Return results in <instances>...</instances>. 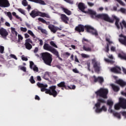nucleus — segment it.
<instances>
[{
    "instance_id": "f257e3e1",
    "label": "nucleus",
    "mask_w": 126,
    "mask_h": 126,
    "mask_svg": "<svg viewBox=\"0 0 126 126\" xmlns=\"http://www.w3.org/2000/svg\"><path fill=\"white\" fill-rule=\"evenodd\" d=\"M78 8L80 9L81 11L82 12H84V13H88L89 14H91V15H94L95 17L97 18H100V19H103L105 21H108V22H110L111 23H113V20L111 19L109 16H108L106 14H97L96 13V12L91 9H89L88 11H84V9L86 8V6L84 3L82 2H80L78 4Z\"/></svg>"
},
{
    "instance_id": "f03ea898",
    "label": "nucleus",
    "mask_w": 126,
    "mask_h": 126,
    "mask_svg": "<svg viewBox=\"0 0 126 126\" xmlns=\"http://www.w3.org/2000/svg\"><path fill=\"white\" fill-rule=\"evenodd\" d=\"M37 85L40 88L41 92H45L46 94L52 95L54 97H56L58 95V92L56 91V86H52L49 87V89H47L48 88V85L46 84H44L37 83Z\"/></svg>"
},
{
    "instance_id": "7ed1b4c3",
    "label": "nucleus",
    "mask_w": 126,
    "mask_h": 126,
    "mask_svg": "<svg viewBox=\"0 0 126 126\" xmlns=\"http://www.w3.org/2000/svg\"><path fill=\"white\" fill-rule=\"evenodd\" d=\"M86 28V30L87 32L88 33H90L92 35H94V36H98V32L96 30L94 29L93 27L91 26H84L82 25H79L77 27L75 28L76 31H78V32H84L85 29Z\"/></svg>"
},
{
    "instance_id": "20e7f679",
    "label": "nucleus",
    "mask_w": 126,
    "mask_h": 126,
    "mask_svg": "<svg viewBox=\"0 0 126 126\" xmlns=\"http://www.w3.org/2000/svg\"><path fill=\"white\" fill-rule=\"evenodd\" d=\"M105 100L102 98H99L97 100V103L94 104V106L93 107L95 113L100 114L102 112H107V108L105 105H103L101 107V104L102 103H105Z\"/></svg>"
},
{
    "instance_id": "39448f33",
    "label": "nucleus",
    "mask_w": 126,
    "mask_h": 126,
    "mask_svg": "<svg viewBox=\"0 0 126 126\" xmlns=\"http://www.w3.org/2000/svg\"><path fill=\"white\" fill-rule=\"evenodd\" d=\"M40 55L45 63L48 65H51L52 61H53V59H52V55L47 52L42 53Z\"/></svg>"
},
{
    "instance_id": "423d86ee",
    "label": "nucleus",
    "mask_w": 126,
    "mask_h": 126,
    "mask_svg": "<svg viewBox=\"0 0 126 126\" xmlns=\"http://www.w3.org/2000/svg\"><path fill=\"white\" fill-rule=\"evenodd\" d=\"M30 15L31 16V17L32 18H35V17L37 16H41V17H46L47 18H51V17L48 14H47L46 13L41 12L40 11H38L36 10H32Z\"/></svg>"
},
{
    "instance_id": "0eeeda50",
    "label": "nucleus",
    "mask_w": 126,
    "mask_h": 126,
    "mask_svg": "<svg viewBox=\"0 0 126 126\" xmlns=\"http://www.w3.org/2000/svg\"><path fill=\"white\" fill-rule=\"evenodd\" d=\"M108 92L109 91H108V89L101 88L99 90L96 91L95 92V94H96L97 96H98L99 97H101L104 99H107V98H108L107 95L108 94Z\"/></svg>"
},
{
    "instance_id": "6e6552de",
    "label": "nucleus",
    "mask_w": 126,
    "mask_h": 126,
    "mask_svg": "<svg viewBox=\"0 0 126 126\" xmlns=\"http://www.w3.org/2000/svg\"><path fill=\"white\" fill-rule=\"evenodd\" d=\"M121 108L126 109V99L122 97H120L119 102L114 105L115 110H120Z\"/></svg>"
},
{
    "instance_id": "1a4fd4ad",
    "label": "nucleus",
    "mask_w": 126,
    "mask_h": 126,
    "mask_svg": "<svg viewBox=\"0 0 126 126\" xmlns=\"http://www.w3.org/2000/svg\"><path fill=\"white\" fill-rule=\"evenodd\" d=\"M114 18L116 19L115 25L118 28V29H120V28L121 27L122 29H123V25L124 26L125 28H126V22L125 20H123L122 23L120 22V19H119L116 16H114Z\"/></svg>"
},
{
    "instance_id": "9d476101",
    "label": "nucleus",
    "mask_w": 126,
    "mask_h": 126,
    "mask_svg": "<svg viewBox=\"0 0 126 126\" xmlns=\"http://www.w3.org/2000/svg\"><path fill=\"white\" fill-rule=\"evenodd\" d=\"M92 63L93 64L95 71H100V63L96 61V59L94 58L92 60Z\"/></svg>"
},
{
    "instance_id": "9b49d317",
    "label": "nucleus",
    "mask_w": 126,
    "mask_h": 126,
    "mask_svg": "<svg viewBox=\"0 0 126 126\" xmlns=\"http://www.w3.org/2000/svg\"><path fill=\"white\" fill-rule=\"evenodd\" d=\"M107 105L109 106L108 112L112 114L114 113V110L112 108H113V105H114V101L112 99H108L107 101Z\"/></svg>"
},
{
    "instance_id": "f8f14e48",
    "label": "nucleus",
    "mask_w": 126,
    "mask_h": 126,
    "mask_svg": "<svg viewBox=\"0 0 126 126\" xmlns=\"http://www.w3.org/2000/svg\"><path fill=\"white\" fill-rule=\"evenodd\" d=\"M10 5V4L8 0H0V7H8Z\"/></svg>"
},
{
    "instance_id": "ddd939ff",
    "label": "nucleus",
    "mask_w": 126,
    "mask_h": 126,
    "mask_svg": "<svg viewBox=\"0 0 126 126\" xmlns=\"http://www.w3.org/2000/svg\"><path fill=\"white\" fill-rule=\"evenodd\" d=\"M119 37H120L119 39V42L123 45L126 46V36L124 35V34H121L119 35Z\"/></svg>"
},
{
    "instance_id": "4468645a",
    "label": "nucleus",
    "mask_w": 126,
    "mask_h": 126,
    "mask_svg": "<svg viewBox=\"0 0 126 126\" xmlns=\"http://www.w3.org/2000/svg\"><path fill=\"white\" fill-rule=\"evenodd\" d=\"M30 67L31 69H33L35 72H38L39 69H38V67L36 66V65L34 64V63L33 62H30Z\"/></svg>"
},
{
    "instance_id": "2eb2a0df",
    "label": "nucleus",
    "mask_w": 126,
    "mask_h": 126,
    "mask_svg": "<svg viewBox=\"0 0 126 126\" xmlns=\"http://www.w3.org/2000/svg\"><path fill=\"white\" fill-rule=\"evenodd\" d=\"M0 34L2 37H6L8 35V33L5 29L1 28L0 29Z\"/></svg>"
},
{
    "instance_id": "dca6fc26",
    "label": "nucleus",
    "mask_w": 126,
    "mask_h": 126,
    "mask_svg": "<svg viewBox=\"0 0 126 126\" xmlns=\"http://www.w3.org/2000/svg\"><path fill=\"white\" fill-rule=\"evenodd\" d=\"M110 70L112 72H114V73H121V68L119 66L111 68Z\"/></svg>"
},
{
    "instance_id": "f3484780",
    "label": "nucleus",
    "mask_w": 126,
    "mask_h": 126,
    "mask_svg": "<svg viewBox=\"0 0 126 126\" xmlns=\"http://www.w3.org/2000/svg\"><path fill=\"white\" fill-rule=\"evenodd\" d=\"M48 28L53 33H55L57 31H58V28L57 27H55V26L53 25H49L48 26Z\"/></svg>"
},
{
    "instance_id": "a211bd4d",
    "label": "nucleus",
    "mask_w": 126,
    "mask_h": 126,
    "mask_svg": "<svg viewBox=\"0 0 126 126\" xmlns=\"http://www.w3.org/2000/svg\"><path fill=\"white\" fill-rule=\"evenodd\" d=\"M30 1H32V2H35V3H39V4H41L42 5H46V3L45 1L43 0H28Z\"/></svg>"
},
{
    "instance_id": "6ab92c4d",
    "label": "nucleus",
    "mask_w": 126,
    "mask_h": 126,
    "mask_svg": "<svg viewBox=\"0 0 126 126\" xmlns=\"http://www.w3.org/2000/svg\"><path fill=\"white\" fill-rule=\"evenodd\" d=\"M106 40L108 43H107V47L105 48V52H109V45H112L114 44V42L111 41V39H110V38H106Z\"/></svg>"
},
{
    "instance_id": "aec40b11",
    "label": "nucleus",
    "mask_w": 126,
    "mask_h": 126,
    "mask_svg": "<svg viewBox=\"0 0 126 126\" xmlns=\"http://www.w3.org/2000/svg\"><path fill=\"white\" fill-rule=\"evenodd\" d=\"M94 82H99V83H102V82H104V78L102 77H98V78H96L95 76H94Z\"/></svg>"
},
{
    "instance_id": "412c9836",
    "label": "nucleus",
    "mask_w": 126,
    "mask_h": 126,
    "mask_svg": "<svg viewBox=\"0 0 126 126\" xmlns=\"http://www.w3.org/2000/svg\"><path fill=\"white\" fill-rule=\"evenodd\" d=\"M61 20L64 22V23H67V21L69 20L68 18L65 14H61Z\"/></svg>"
},
{
    "instance_id": "4be33fe9",
    "label": "nucleus",
    "mask_w": 126,
    "mask_h": 126,
    "mask_svg": "<svg viewBox=\"0 0 126 126\" xmlns=\"http://www.w3.org/2000/svg\"><path fill=\"white\" fill-rule=\"evenodd\" d=\"M116 83L117 84H119L121 87H124V86H126V82L124 81L122 79H119L116 81Z\"/></svg>"
},
{
    "instance_id": "5701e85b",
    "label": "nucleus",
    "mask_w": 126,
    "mask_h": 126,
    "mask_svg": "<svg viewBox=\"0 0 126 126\" xmlns=\"http://www.w3.org/2000/svg\"><path fill=\"white\" fill-rule=\"evenodd\" d=\"M52 48L53 47L47 43H45L43 46V49L46 51H49V52L51 51Z\"/></svg>"
},
{
    "instance_id": "b1692460",
    "label": "nucleus",
    "mask_w": 126,
    "mask_h": 126,
    "mask_svg": "<svg viewBox=\"0 0 126 126\" xmlns=\"http://www.w3.org/2000/svg\"><path fill=\"white\" fill-rule=\"evenodd\" d=\"M111 114H113L114 118H116V119L118 120H121V119H122V117L121 116V113L114 112L113 111V112Z\"/></svg>"
},
{
    "instance_id": "393cba45",
    "label": "nucleus",
    "mask_w": 126,
    "mask_h": 126,
    "mask_svg": "<svg viewBox=\"0 0 126 126\" xmlns=\"http://www.w3.org/2000/svg\"><path fill=\"white\" fill-rule=\"evenodd\" d=\"M119 58L121 60H126V54L124 53V52H121L119 53L118 55Z\"/></svg>"
},
{
    "instance_id": "a878e982",
    "label": "nucleus",
    "mask_w": 126,
    "mask_h": 126,
    "mask_svg": "<svg viewBox=\"0 0 126 126\" xmlns=\"http://www.w3.org/2000/svg\"><path fill=\"white\" fill-rule=\"evenodd\" d=\"M62 9L63 12L67 14V15H70V14H71V12L68 10V9L63 7H62Z\"/></svg>"
},
{
    "instance_id": "bb28decb",
    "label": "nucleus",
    "mask_w": 126,
    "mask_h": 126,
    "mask_svg": "<svg viewBox=\"0 0 126 126\" xmlns=\"http://www.w3.org/2000/svg\"><path fill=\"white\" fill-rule=\"evenodd\" d=\"M111 87H112L113 90L115 92H118V91H119V90H120V88L116 85H115L114 84H111Z\"/></svg>"
},
{
    "instance_id": "cd10ccee",
    "label": "nucleus",
    "mask_w": 126,
    "mask_h": 126,
    "mask_svg": "<svg viewBox=\"0 0 126 126\" xmlns=\"http://www.w3.org/2000/svg\"><path fill=\"white\" fill-rule=\"evenodd\" d=\"M50 52L52 53V54H54V55H55L57 57L59 55V52H58V51H57L56 49H55L53 47H52V48H51V50L50 51Z\"/></svg>"
},
{
    "instance_id": "c85d7f7f",
    "label": "nucleus",
    "mask_w": 126,
    "mask_h": 126,
    "mask_svg": "<svg viewBox=\"0 0 126 126\" xmlns=\"http://www.w3.org/2000/svg\"><path fill=\"white\" fill-rule=\"evenodd\" d=\"M57 85L59 87H64L65 89H67V88L65 86V83L64 82H61L59 84H58Z\"/></svg>"
},
{
    "instance_id": "c756f323",
    "label": "nucleus",
    "mask_w": 126,
    "mask_h": 126,
    "mask_svg": "<svg viewBox=\"0 0 126 126\" xmlns=\"http://www.w3.org/2000/svg\"><path fill=\"white\" fill-rule=\"evenodd\" d=\"M38 20H39V21H40L41 22H42V23H45V24H47V25L50 24V22H47L46 20L42 18H38Z\"/></svg>"
},
{
    "instance_id": "7c9ffc66",
    "label": "nucleus",
    "mask_w": 126,
    "mask_h": 126,
    "mask_svg": "<svg viewBox=\"0 0 126 126\" xmlns=\"http://www.w3.org/2000/svg\"><path fill=\"white\" fill-rule=\"evenodd\" d=\"M5 14H6L7 16L9 17L10 20H12V15L10 12H4Z\"/></svg>"
},
{
    "instance_id": "2f4dec72",
    "label": "nucleus",
    "mask_w": 126,
    "mask_h": 126,
    "mask_svg": "<svg viewBox=\"0 0 126 126\" xmlns=\"http://www.w3.org/2000/svg\"><path fill=\"white\" fill-rule=\"evenodd\" d=\"M28 33L30 35L32 36V37H33V39H35L36 38V36H35V34H34V33H33V32H32L31 30H28Z\"/></svg>"
},
{
    "instance_id": "473e14b6",
    "label": "nucleus",
    "mask_w": 126,
    "mask_h": 126,
    "mask_svg": "<svg viewBox=\"0 0 126 126\" xmlns=\"http://www.w3.org/2000/svg\"><path fill=\"white\" fill-rule=\"evenodd\" d=\"M25 46L28 50H31L32 49V45L30 43H25Z\"/></svg>"
},
{
    "instance_id": "72a5a7b5",
    "label": "nucleus",
    "mask_w": 126,
    "mask_h": 126,
    "mask_svg": "<svg viewBox=\"0 0 126 126\" xmlns=\"http://www.w3.org/2000/svg\"><path fill=\"white\" fill-rule=\"evenodd\" d=\"M11 32L13 34H14L16 36H17V32H16V31H15V28L11 27Z\"/></svg>"
},
{
    "instance_id": "f704fd0d",
    "label": "nucleus",
    "mask_w": 126,
    "mask_h": 126,
    "mask_svg": "<svg viewBox=\"0 0 126 126\" xmlns=\"http://www.w3.org/2000/svg\"><path fill=\"white\" fill-rule=\"evenodd\" d=\"M83 49L84 51H86V52H90L91 51L90 47H86L85 46H83Z\"/></svg>"
},
{
    "instance_id": "c9c22d12",
    "label": "nucleus",
    "mask_w": 126,
    "mask_h": 126,
    "mask_svg": "<svg viewBox=\"0 0 126 126\" xmlns=\"http://www.w3.org/2000/svg\"><path fill=\"white\" fill-rule=\"evenodd\" d=\"M43 77L46 80H48L49 79V78H48V77H49V72H45L44 74V75L43 76Z\"/></svg>"
},
{
    "instance_id": "e433bc0d",
    "label": "nucleus",
    "mask_w": 126,
    "mask_h": 126,
    "mask_svg": "<svg viewBox=\"0 0 126 126\" xmlns=\"http://www.w3.org/2000/svg\"><path fill=\"white\" fill-rule=\"evenodd\" d=\"M25 44H32L33 42L30 38H28L25 41Z\"/></svg>"
},
{
    "instance_id": "4c0bfd02",
    "label": "nucleus",
    "mask_w": 126,
    "mask_h": 126,
    "mask_svg": "<svg viewBox=\"0 0 126 126\" xmlns=\"http://www.w3.org/2000/svg\"><path fill=\"white\" fill-rule=\"evenodd\" d=\"M81 56L82 58H86V59H87L88 58H90V56H89V55H87V54H85L84 53H82L81 54Z\"/></svg>"
},
{
    "instance_id": "58836bf2",
    "label": "nucleus",
    "mask_w": 126,
    "mask_h": 126,
    "mask_svg": "<svg viewBox=\"0 0 126 126\" xmlns=\"http://www.w3.org/2000/svg\"><path fill=\"white\" fill-rule=\"evenodd\" d=\"M22 3L24 6H27L28 5V2L27 0H23Z\"/></svg>"
},
{
    "instance_id": "ea45409f",
    "label": "nucleus",
    "mask_w": 126,
    "mask_h": 126,
    "mask_svg": "<svg viewBox=\"0 0 126 126\" xmlns=\"http://www.w3.org/2000/svg\"><path fill=\"white\" fill-rule=\"evenodd\" d=\"M20 69L21 70H23V71H24V72H26V67L22 66H19Z\"/></svg>"
},
{
    "instance_id": "a19ab883",
    "label": "nucleus",
    "mask_w": 126,
    "mask_h": 126,
    "mask_svg": "<svg viewBox=\"0 0 126 126\" xmlns=\"http://www.w3.org/2000/svg\"><path fill=\"white\" fill-rule=\"evenodd\" d=\"M18 10L19 12H20V13H22V14H24V15H25V11H24V10L21 8H19L18 9Z\"/></svg>"
},
{
    "instance_id": "79ce46f5",
    "label": "nucleus",
    "mask_w": 126,
    "mask_h": 126,
    "mask_svg": "<svg viewBox=\"0 0 126 126\" xmlns=\"http://www.w3.org/2000/svg\"><path fill=\"white\" fill-rule=\"evenodd\" d=\"M30 81L31 83H32V84L33 83H35V80H34V77H33V76H32L30 79Z\"/></svg>"
},
{
    "instance_id": "37998d69",
    "label": "nucleus",
    "mask_w": 126,
    "mask_h": 126,
    "mask_svg": "<svg viewBox=\"0 0 126 126\" xmlns=\"http://www.w3.org/2000/svg\"><path fill=\"white\" fill-rule=\"evenodd\" d=\"M50 45L51 46H53V47H54V48H58V46H57L56 43H55V42L54 41H51Z\"/></svg>"
},
{
    "instance_id": "c03bdc74",
    "label": "nucleus",
    "mask_w": 126,
    "mask_h": 126,
    "mask_svg": "<svg viewBox=\"0 0 126 126\" xmlns=\"http://www.w3.org/2000/svg\"><path fill=\"white\" fill-rule=\"evenodd\" d=\"M4 51V47L2 46H0V53L1 54H3V51Z\"/></svg>"
},
{
    "instance_id": "a18cd8bd",
    "label": "nucleus",
    "mask_w": 126,
    "mask_h": 126,
    "mask_svg": "<svg viewBox=\"0 0 126 126\" xmlns=\"http://www.w3.org/2000/svg\"><path fill=\"white\" fill-rule=\"evenodd\" d=\"M10 58H12V59H14V60H16V61H17V57H16V56L13 54H10Z\"/></svg>"
},
{
    "instance_id": "49530a36",
    "label": "nucleus",
    "mask_w": 126,
    "mask_h": 126,
    "mask_svg": "<svg viewBox=\"0 0 126 126\" xmlns=\"http://www.w3.org/2000/svg\"><path fill=\"white\" fill-rule=\"evenodd\" d=\"M20 30L22 32H27V29L26 28L21 27Z\"/></svg>"
},
{
    "instance_id": "de8ad7c7",
    "label": "nucleus",
    "mask_w": 126,
    "mask_h": 126,
    "mask_svg": "<svg viewBox=\"0 0 126 126\" xmlns=\"http://www.w3.org/2000/svg\"><path fill=\"white\" fill-rule=\"evenodd\" d=\"M120 11H121V12H122V13H126V9L124 8H121L120 9Z\"/></svg>"
},
{
    "instance_id": "09e8293b",
    "label": "nucleus",
    "mask_w": 126,
    "mask_h": 126,
    "mask_svg": "<svg viewBox=\"0 0 126 126\" xmlns=\"http://www.w3.org/2000/svg\"><path fill=\"white\" fill-rule=\"evenodd\" d=\"M64 1H66V2H67L68 3H70V4H72L73 3V1H71V0H63Z\"/></svg>"
},
{
    "instance_id": "8fccbe9b",
    "label": "nucleus",
    "mask_w": 126,
    "mask_h": 126,
    "mask_svg": "<svg viewBox=\"0 0 126 126\" xmlns=\"http://www.w3.org/2000/svg\"><path fill=\"white\" fill-rule=\"evenodd\" d=\"M37 40H38L39 42V45L40 46H43V40H42V39H40L39 38H37Z\"/></svg>"
},
{
    "instance_id": "3c124183",
    "label": "nucleus",
    "mask_w": 126,
    "mask_h": 126,
    "mask_svg": "<svg viewBox=\"0 0 126 126\" xmlns=\"http://www.w3.org/2000/svg\"><path fill=\"white\" fill-rule=\"evenodd\" d=\"M88 5L89 6H94V3H92L91 2H88Z\"/></svg>"
},
{
    "instance_id": "603ef678",
    "label": "nucleus",
    "mask_w": 126,
    "mask_h": 126,
    "mask_svg": "<svg viewBox=\"0 0 126 126\" xmlns=\"http://www.w3.org/2000/svg\"><path fill=\"white\" fill-rule=\"evenodd\" d=\"M22 61H28V59L27 58V57L24 56H22Z\"/></svg>"
},
{
    "instance_id": "864d4df0",
    "label": "nucleus",
    "mask_w": 126,
    "mask_h": 126,
    "mask_svg": "<svg viewBox=\"0 0 126 126\" xmlns=\"http://www.w3.org/2000/svg\"><path fill=\"white\" fill-rule=\"evenodd\" d=\"M72 70H73V72H74V73H79V71L76 68L73 69Z\"/></svg>"
},
{
    "instance_id": "5fc2aeb1",
    "label": "nucleus",
    "mask_w": 126,
    "mask_h": 126,
    "mask_svg": "<svg viewBox=\"0 0 126 126\" xmlns=\"http://www.w3.org/2000/svg\"><path fill=\"white\" fill-rule=\"evenodd\" d=\"M120 113L124 116V117H125V118H126V111H123Z\"/></svg>"
},
{
    "instance_id": "6e6d98bb",
    "label": "nucleus",
    "mask_w": 126,
    "mask_h": 126,
    "mask_svg": "<svg viewBox=\"0 0 126 126\" xmlns=\"http://www.w3.org/2000/svg\"><path fill=\"white\" fill-rule=\"evenodd\" d=\"M18 37L19 40H23V37H22V35L20 34H18Z\"/></svg>"
},
{
    "instance_id": "4d7b16f0",
    "label": "nucleus",
    "mask_w": 126,
    "mask_h": 126,
    "mask_svg": "<svg viewBox=\"0 0 126 126\" xmlns=\"http://www.w3.org/2000/svg\"><path fill=\"white\" fill-rule=\"evenodd\" d=\"M104 10V8L100 7L97 9V11H103Z\"/></svg>"
},
{
    "instance_id": "13d9d810",
    "label": "nucleus",
    "mask_w": 126,
    "mask_h": 126,
    "mask_svg": "<svg viewBox=\"0 0 126 126\" xmlns=\"http://www.w3.org/2000/svg\"><path fill=\"white\" fill-rule=\"evenodd\" d=\"M110 49H111V51H112V52H115V51H116V47L114 46H111Z\"/></svg>"
},
{
    "instance_id": "bf43d9fd",
    "label": "nucleus",
    "mask_w": 126,
    "mask_h": 126,
    "mask_svg": "<svg viewBox=\"0 0 126 126\" xmlns=\"http://www.w3.org/2000/svg\"><path fill=\"white\" fill-rule=\"evenodd\" d=\"M104 61L106 63H112V61L108 59L104 58Z\"/></svg>"
},
{
    "instance_id": "052dcab7",
    "label": "nucleus",
    "mask_w": 126,
    "mask_h": 126,
    "mask_svg": "<svg viewBox=\"0 0 126 126\" xmlns=\"http://www.w3.org/2000/svg\"><path fill=\"white\" fill-rule=\"evenodd\" d=\"M25 38H29L30 37V35H29V34H28V33H25Z\"/></svg>"
},
{
    "instance_id": "680f3d73",
    "label": "nucleus",
    "mask_w": 126,
    "mask_h": 126,
    "mask_svg": "<svg viewBox=\"0 0 126 126\" xmlns=\"http://www.w3.org/2000/svg\"><path fill=\"white\" fill-rule=\"evenodd\" d=\"M41 31L42 33H44L45 34H47V31L44 29H41Z\"/></svg>"
},
{
    "instance_id": "e2e57ef3",
    "label": "nucleus",
    "mask_w": 126,
    "mask_h": 126,
    "mask_svg": "<svg viewBox=\"0 0 126 126\" xmlns=\"http://www.w3.org/2000/svg\"><path fill=\"white\" fill-rule=\"evenodd\" d=\"M16 18H17V19H19V20H20V21H22V19H21L20 17H19L18 15H16L15 16Z\"/></svg>"
},
{
    "instance_id": "0e129e2a",
    "label": "nucleus",
    "mask_w": 126,
    "mask_h": 126,
    "mask_svg": "<svg viewBox=\"0 0 126 126\" xmlns=\"http://www.w3.org/2000/svg\"><path fill=\"white\" fill-rule=\"evenodd\" d=\"M5 25H6V26H7L8 27H10V24H9V23L7 22L5 23Z\"/></svg>"
},
{
    "instance_id": "69168bd1",
    "label": "nucleus",
    "mask_w": 126,
    "mask_h": 126,
    "mask_svg": "<svg viewBox=\"0 0 126 126\" xmlns=\"http://www.w3.org/2000/svg\"><path fill=\"white\" fill-rule=\"evenodd\" d=\"M75 61L76 62V63H79V61H78V59H77V57L76 56H75Z\"/></svg>"
},
{
    "instance_id": "338daca9",
    "label": "nucleus",
    "mask_w": 126,
    "mask_h": 126,
    "mask_svg": "<svg viewBox=\"0 0 126 126\" xmlns=\"http://www.w3.org/2000/svg\"><path fill=\"white\" fill-rule=\"evenodd\" d=\"M68 88H69V89H75V85H73L72 86V88H70L69 86H68Z\"/></svg>"
},
{
    "instance_id": "774afa93",
    "label": "nucleus",
    "mask_w": 126,
    "mask_h": 126,
    "mask_svg": "<svg viewBox=\"0 0 126 126\" xmlns=\"http://www.w3.org/2000/svg\"><path fill=\"white\" fill-rule=\"evenodd\" d=\"M122 68H123V72H124V73L126 74V69L124 67H122Z\"/></svg>"
}]
</instances>
